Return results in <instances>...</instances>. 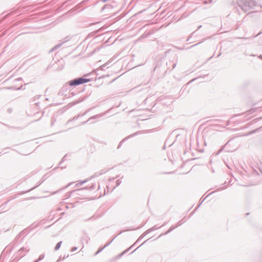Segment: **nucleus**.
Returning <instances> with one entry per match:
<instances>
[{
  "label": "nucleus",
  "mask_w": 262,
  "mask_h": 262,
  "mask_svg": "<svg viewBox=\"0 0 262 262\" xmlns=\"http://www.w3.org/2000/svg\"><path fill=\"white\" fill-rule=\"evenodd\" d=\"M89 80L80 78L75 79L72 81H69V85L71 86L77 85L88 82Z\"/></svg>",
  "instance_id": "obj_1"
},
{
  "label": "nucleus",
  "mask_w": 262,
  "mask_h": 262,
  "mask_svg": "<svg viewBox=\"0 0 262 262\" xmlns=\"http://www.w3.org/2000/svg\"><path fill=\"white\" fill-rule=\"evenodd\" d=\"M60 246V243H58L56 246V249L57 250Z\"/></svg>",
  "instance_id": "obj_2"
}]
</instances>
